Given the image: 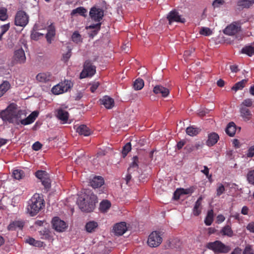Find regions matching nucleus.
<instances>
[{
    "mask_svg": "<svg viewBox=\"0 0 254 254\" xmlns=\"http://www.w3.org/2000/svg\"><path fill=\"white\" fill-rule=\"evenodd\" d=\"M56 117L57 118L62 122L63 124L68 123L69 117L68 113L62 108H59L56 111Z\"/></svg>",
    "mask_w": 254,
    "mask_h": 254,
    "instance_id": "2eb2a0df",
    "label": "nucleus"
},
{
    "mask_svg": "<svg viewBox=\"0 0 254 254\" xmlns=\"http://www.w3.org/2000/svg\"><path fill=\"white\" fill-rule=\"evenodd\" d=\"M52 224L55 230L58 232H63L67 227L66 223L61 220L59 217H56L53 219Z\"/></svg>",
    "mask_w": 254,
    "mask_h": 254,
    "instance_id": "f8f14e48",
    "label": "nucleus"
},
{
    "mask_svg": "<svg viewBox=\"0 0 254 254\" xmlns=\"http://www.w3.org/2000/svg\"><path fill=\"white\" fill-rule=\"evenodd\" d=\"M243 254H254L253 250L250 246H247L246 247Z\"/></svg>",
    "mask_w": 254,
    "mask_h": 254,
    "instance_id": "052dcab7",
    "label": "nucleus"
},
{
    "mask_svg": "<svg viewBox=\"0 0 254 254\" xmlns=\"http://www.w3.org/2000/svg\"><path fill=\"white\" fill-rule=\"evenodd\" d=\"M35 240L32 238H29L26 240V242L31 245L34 246Z\"/></svg>",
    "mask_w": 254,
    "mask_h": 254,
    "instance_id": "338daca9",
    "label": "nucleus"
},
{
    "mask_svg": "<svg viewBox=\"0 0 254 254\" xmlns=\"http://www.w3.org/2000/svg\"><path fill=\"white\" fill-rule=\"evenodd\" d=\"M76 132L80 135L87 136H89L91 133V130L86 125H81L76 127Z\"/></svg>",
    "mask_w": 254,
    "mask_h": 254,
    "instance_id": "b1692460",
    "label": "nucleus"
},
{
    "mask_svg": "<svg viewBox=\"0 0 254 254\" xmlns=\"http://www.w3.org/2000/svg\"><path fill=\"white\" fill-rule=\"evenodd\" d=\"M95 67L89 62H85L84 68L80 73V78H84L87 76H91L95 73Z\"/></svg>",
    "mask_w": 254,
    "mask_h": 254,
    "instance_id": "9d476101",
    "label": "nucleus"
},
{
    "mask_svg": "<svg viewBox=\"0 0 254 254\" xmlns=\"http://www.w3.org/2000/svg\"><path fill=\"white\" fill-rule=\"evenodd\" d=\"M240 29L239 24L234 23L227 26L224 30V33L228 35H233L236 34Z\"/></svg>",
    "mask_w": 254,
    "mask_h": 254,
    "instance_id": "4468645a",
    "label": "nucleus"
},
{
    "mask_svg": "<svg viewBox=\"0 0 254 254\" xmlns=\"http://www.w3.org/2000/svg\"><path fill=\"white\" fill-rule=\"evenodd\" d=\"M220 233L223 236H227L231 237L233 235V232L229 225H226L222 228L220 231Z\"/></svg>",
    "mask_w": 254,
    "mask_h": 254,
    "instance_id": "2f4dec72",
    "label": "nucleus"
},
{
    "mask_svg": "<svg viewBox=\"0 0 254 254\" xmlns=\"http://www.w3.org/2000/svg\"><path fill=\"white\" fill-rule=\"evenodd\" d=\"M224 0H214L212 5L214 8L219 7L224 3Z\"/></svg>",
    "mask_w": 254,
    "mask_h": 254,
    "instance_id": "13d9d810",
    "label": "nucleus"
},
{
    "mask_svg": "<svg viewBox=\"0 0 254 254\" xmlns=\"http://www.w3.org/2000/svg\"><path fill=\"white\" fill-rule=\"evenodd\" d=\"M42 183L46 189H49L51 187V181L49 179V176L46 177V178L41 180Z\"/></svg>",
    "mask_w": 254,
    "mask_h": 254,
    "instance_id": "603ef678",
    "label": "nucleus"
},
{
    "mask_svg": "<svg viewBox=\"0 0 254 254\" xmlns=\"http://www.w3.org/2000/svg\"><path fill=\"white\" fill-rule=\"evenodd\" d=\"M237 128L234 123L231 122L229 123L226 128V132L230 136H233L235 135Z\"/></svg>",
    "mask_w": 254,
    "mask_h": 254,
    "instance_id": "cd10ccee",
    "label": "nucleus"
},
{
    "mask_svg": "<svg viewBox=\"0 0 254 254\" xmlns=\"http://www.w3.org/2000/svg\"><path fill=\"white\" fill-rule=\"evenodd\" d=\"M144 86V81L142 79L137 78L133 83V88L136 90L141 89Z\"/></svg>",
    "mask_w": 254,
    "mask_h": 254,
    "instance_id": "c9c22d12",
    "label": "nucleus"
},
{
    "mask_svg": "<svg viewBox=\"0 0 254 254\" xmlns=\"http://www.w3.org/2000/svg\"><path fill=\"white\" fill-rule=\"evenodd\" d=\"M96 202H97L96 196L90 191L81 195L77 200V203L80 209L86 212L93 211Z\"/></svg>",
    "mask_w": 254,
    "mask_h": 254,
    "instance_id": "f03ea898",
    "label": "nucleus"
},
{
    "mask_svg": "<svg viewBox=\"0 0 254 254\" xmlns=\"http://www.w3.org/2000/svg\"><path fill=\"white\" fill-rule=\"evenodd\" d=\"M71 39L72 41L76 43L81 42L82 38L81 36L77 31H75L72 35Z\"/></svg>",
    "mask_w": 254,
    "mask_h": 254,
    "instance_id": "79ce46f5",
    "label": "nucleus"
},
{
    "mask_svg": "<svg viewBox=\"0 0 254 254\" xmlns=\"http://www.w3.org/2000/svg\"><path fill=\"white\" fill-rule=\"evenodd\" d=\"M104 184V179L100 176H95L90 181L91 186L94 189L101 187Z\"/></svg>",
    "mask_w": 254,
    "mask_h": 254,
    "instance_id": "6ab92c4d",
    "label": "nucleus"
},
{
    "mask_svg": "<svg viewBox=\"0 0 254 254\" xmlns=\"http://www.w3.org/2000/svg\"><path fill=\"white\" fill-rule=\"evenodd\" d=\"M247 80L246 79H243L240 82H237L232 87V89L237 91L238 90L242 89L245 86Z\"/></svg>",
    "mask_w": 254,
    "mask_h": 254,
    "instance_id": "e433bc0d",
    "label": "nucleus"
},
{
    "mask_svg": "<svg viewBox=\"0 0 254 254\" xmlns=\"http://www.w3.org/2000/svg\"><path fill=\"white\" fill-rule=\"evenodd\" d=\"M207 247L209 249L218 253H227L230 250L229 246L225 245L220 241L210 242L207 244Z\"/></svg>",
    "mask_w": 254,
    "mask_h": 254,
    "instance_id": "20e7f679",
    "label": "nucleus"
},
{
    "mask_svg": "<svg viewBox=\"0 0 254 254\" xmlns=\"http://www.w3.org/2000/svg\"><path fill=\"white\" fill-rule=\"evenodd\" d=\"M24 173L22 170H14L12 173L13 178L16 180H20L24 177Z\"/></svg>",
    "mask_w": 254,
    "mask_h": 254,
    "instance_id": "4c0bfd02",
    "label": "nucleus"
},
{
    "mask_svg": "<svg viewBox=\"0 0 254 254\" xmlns=\"http://www.w3.org/2000/svg\"><path fill=\"white\" fill-rule=\"evenodd\" d=\"M7 9L3 7H0V20L5 21L8 18Z\"/></svg>",
    "mask_w": 254,
    "mask_h": 254,
    "instance_id": "a19ab883",
    "label": "nucleus"
},
{
    "mask_svg": "<svg viewBox=\"0 0 254 254\" xmlns=\"http://www.w3.org/2000/svg\"><path fill=\"white\" fill-rule=\"evenodd\" d=\"M224 186L220 183L217 184V188L216 189V194L217 196H220L225 191Z\"/></svg>",
    "mask_w": 254,
    "mask_h": 254,
    "instance_id": "de8ad7c7",
    "label": "nucleus"
},
{
    "mask_svg": "<svg viewBox=\"0 0 254 254\" xmlns=\"http://www.w3.org/2000/svg\"><path fill=\"white\" fill-rule=\"evenodd\" d=\"M225 219V217L221 214L218 215L217 217V222L218 223H221L223 222Z\"/></svg>",
    "mask_w": 254,
    "mask_h": 254,
    "instance_id": "69168bd1",
    "label": "nucleus"
},
{
    "mask_svg": "<svg viewBox=\"0 0 254 254\" xmlns=\"http://www.w3.org/2000/svg\"><path fill=\"white\" fill-rule=\"evenodd\" d=\"M153 92L156 94H160L163 97H166L169 94L168 88L162 86L156 85L154 87Z\"/></svg>",
    "mask_w": 254,
    "mask_h": 254,
    "instance_id": "a211bd4d",
    "label": "nucleus"
},
{
    "mask_svg": "<svg viewBox=\"0 0 254 254\" xmlns=\"http://www.w3.org/2000/svg\"><path fill=\"white\" fill-rule=\"evenodd\" d=\"M242 52L246 54L249 56L254 54V44L252 45L246 46L242 49Z\"/></svg>",
    "mask_w": 254,
    "mask_h": 254,
    "instance_id": "473e14b6",
    "label": "nucleus"
},
{
    "mask_svg": "<svg viewBox=\"0 0 254 254\" xmlns=\"http://www.w3.org/2000/svg\"><path fill=\"white\" fill-rule=\"evenodd\" d=\"M246 156L248 158H252L254 156V145L249 147Z\"/></svg>",
    "mask_w": 254,
    "mask_h": 254,
    "instance_id": "4d7b16f0",
    "label": "nucleus"
},
{
    "mask_svg": "<svg viewBox=\"0 0 254 254\" xmlns=\"http://www.w3.org/2000/svg\"><path fill=\"white\" fill-rule=\"evenodd\" d=\"M199 33L202 35L208 36L211 35L212 32L210 28L203 27L201 28Z\"/></svg>",
    "mask_w": 254,
    "mask_h": 254,
    "instance_id": "c03bdc74",
    "label": "nucleus"
},
{
    "mask_svg": "<svg viewBox=\"0 0 254 254\" xmlns=\"http://www.w3.org/2000/svg\"><path fill=\"white\" fill-rule=\"evenodd\" d=\"M241 250L239 248H237L235 249V250L231 253V254H241Z\"/></svg>",
    "mask_w": 254,
    "mask_h": 254,
    "instance_id": "774afa93",
    "label": "nucleus"
},
{
    "mask_svg": "<svg viewBox=\"0 0 254 254\" xmlns=\"http://www.w3.org/2000/svg\"><path fill=\"white\" fill-rule=\"evenodd\" d=\"M101 27V23H98L97 24H91L86 27L87 29H94V32L96 34L97 32L100 30Z\"/></svg>",
    "mask_w": 254,
    "mask_h": 254,
    "instance_id": "09e8293b",
    "label": "nucleus"
},
{
    "mask_svg": "<svg viewBox=\"0 0 254 254\" xmlns=\"http://www.w3.org/2000/svg\"><path fill=\"white\" fill-rule=\"evenodd\" d=\"M98 227V223L94 221L87 222L85 225V229L87 232L92 233L94 232Z\"/></svg>",
    "mask_w": 254,
    "mask_h": 254,
    "instance_id": "7c9ffc66",
    "label": "nucleus"
},
{
    "mask_svg": "<svg viewBox=\"0 0 254 254\" xmlns=\"http://www.w3.org/2000/svg\"><path fill=\"white\" fill-rule=\"evenodd\" d=\"M138 158L136 156H135L132 158V162L130 165L127 170V175L126 180L127 184L132 178V175L135 177L138 175Z\"/></svg>",
    "mask_w": 254,
    "mask_h": 254,
    "instance_id": "423d86ee",
    "label": "nucleus"
},
{
    "mask_svg": "<svg viewBox=\"0 0 254 254\" xmlns=\"http://www.w3.org/2000/svg\"><path fill=\"white\" fill-rule=\"evenodd\" d=\"M35 175L37 178L42 180L46 178L49 176L48 174L45 171L39 170L35 173Z\"/></svg>",
    "mask_w": 254,
    "mask_h": 254,
    "instance_id": "37998d69",
    "label": "nucleus"
},
{
    "mask_svg": "<svg viewBox=\"0 0 254 254\" xmlns=\"http://www.w3.org/2000/svg\"><path fill=\"white\" fill-rule=\"evenodd\" d=\"M24 225V223L21 220H15L11 222L8 226L9 231H14L17 229H21Z\"/></svg>",
    "mask_w": 254,
    "mask_h": 254,
    "instance_id": "393cba45",
    "label": "nucleus"
},
{
    "mask_svg": "<svg viewBox=\"0 0 254 254\" xmlns=\"http://www.w3.org/2000/svg\"><path fill=\"white\" fill-rule=\"evenodd\" d=\"M72 86V83L70 80H65L54 86L51 91L53 94L59 95L67 92Z\"/></svg>",
    "mask_w": 254,
    "mask_h": 254,
    "instance_id": "39448f33",
    "label": "nucleus"
},
{
    "mask_svg": "<svg viewBox=\"0 0 254 254\" xmlns=\"http://www.w3.org/2000/svg\"><path fill=\"white\" fill-rule=\"evenodd\" d=\"M194 191V188L190 187L188 189H178L174 193V197L175 199L180 198L183 194H191Z\"/></svg>",
    "mask_w": 254,
    "mask_h": 254,
    "instance_id": "dca6fc26",
    "label": "nucleus"
},
{
    "mask_svg": "<svg viewBox=\"0 0 254 254\" xmlns=\"http://www.w3.org/2000/svg\"><path fill=\"white\" fill-rule=\"evenodd\" d=\"M167 19L169 20V24H171L173 22L184 23L185 19L179 14V13L176 11H171L167 16Z\"/></svg>",
    "mask_w": 254,
    "mask_h": 254,
    "instance_id": "ddd939ff",
    "label": "nucleus"
},
{
    "mask_svg": "<svg viewBox=\"0 0 254 254\" xmlns=\"http://www.w3.org/2000/svg\"><path fill=\"white\" fill-rule=\"evenodd\" d=\"M213 220V211L212 210H209L205 219L204 223L207 226L210 225Z\"/></svg>",
    "mask_w": 254,
    "mask_h": 254,
    "instance_id": "72a5a7b5",
    "label": "nucleus"
},
{
    "mask_svg": "<svg viewBox=\"0 0 254 254\" xmlns=\"http://www.w3.org/2000/svg\"><path fill=\"white\" fill-rule=\"evenodd\" d=\"M162 242V238L160 232H152L149 236L147 243L149 246L155 248L159 246Z\"/></svg>",
    "mask_w": 254,
    "mask_h": 254,
    "instance_id": "0eeeda50",
    "label": "nucleus"
},
{
    "mask_svg": "<svg viewBox=\"0 0 254 254\" xmlns=\"http://www.w3.org/2000/svg\"><path fill=\"white\" fill-rule=\"evenodd\" d=\"M10 88L9 82L4 81L0 84V97L2 96Z\"/></svg>",
    "mask_w": 254,
    "mask_h": 254,
    "instance_id": "c85d7f7f",
    "label": "nucleus"
},
{
    "mask_svg": "<svg viewBox=\"0 0 254 254\" xmlns=\"http://www.w3.org/2000/svg\"><path fill=\"white\" fill-rule=\"evenodd\" d=\"M41 144L39 142H35L32 145V148L35 151L39 150L41 148Z\"/></svg>",
    "mask_w": 254,
    "mask_h": 254,
    "instance_id": "0e129e2a",
    "label": "nucleus"
},
{
    "mask_svg": "<svg viewBox=\"0 0 254 254\" xmlns=\"http://www.w3.org/2000/svg\"><path fill=\"white\" fill-rule=\"evenodd\" d=\"M55 35V28L52 23H51L47 27V33L46 39L48 43L51 44Z\"/></svg>",
    "mask_w": 254,
    "mask_h": 254,
    "instance_id": "4be33fe9",
    "label": "nucleus"
},
{
    "mask_svg": "<svg viewBox=\"0 0 254 254\" xmlns=\"http://www.w3.org/2000/svg\"><path fill=\"white\" fill-rule=\"evenodd\" d=\"M44 206L43 198L39 194L35 193L28 201L27 212L31 216H35Z\"/></svg>",
    "mask_w": 254,
    "mask_h": 254,
    "instance_id": "7ed1b4c3",
    "label": "nucleus"
},
{
    "mask_svg": "<svg viewBox=\"0 0 254 254\" xmlns=\"http://www.w3.org/2000/svg\"><path fill=\"white\" fill-rule=\"evenodd\" d=\"M29 22L28 15L23 11H18L15 16L14 24L20 27H25Z\"/></svg>",
    "mask_w": 254,
    "mask_h": 254,
    "instance_id": "6e6552de",
    "label": "nucleus"
},
{
    "mask_svg": "<svg viewBox=\"0 0 254 254\" xmlns=\"http://www.w3.org/2000/svg\"><path fill=\"white\" fill-rule=\"evenodd\" d=\"M43 35V33L37 31H33L31 35V38L34 40H38L41 36Z\"/></svg>",
    "mask_w": 254,
    "mask_h": 254,
    "instance_id": "864d4df0",
    "label": "nucleus"
},
{
    "mask_svg": "<svg viewBox=\"0 0 254 254\" xmlns=\"http://www.w3.org/2000/svg\"><path fill=\"white\" fill-rule=\"evenodd\" d=\"M26 60L24 51L22 49L15 50L12 58V62L14 64H23Z\"/></svg>",
    "mask_w": 254,
    "mask_h": 254,
    "instance_id": "1a4fd4ad",
    "label": "nucleus"
},
{
    "mask_svg": "<svg viewBox=\"0 0 254 254\" xmlns=\"http://www.w3.org/2000/svg\"><path fill=\"white\" fill-rule=\"evenodd\" d=\"M113 230L115 235L117 236L123 235L127 230L126 223L122 222L116 224L113 228Z\"/></svg>",
    "mask_w": 254,
    "mask_h": 254,
    "instance_id": "f3484780",
    "label": "nucleus"
},
{
    "mask_svg": "<svg viewBox=\"0 0 254 254\" xmlns=\"http://www.w3.org/2000/svg\"><path fill=\"white\" fill-rule=\"evenodd\" d=\"M131 150V144L130 142L127 143L124 147L122 153L124 157H125L127 154Z\"/></svg>",
    "mask_w": 254,
    "mask_h": 254,
    "instance_id": "8fccbe9b",
    "label": "nucleus"
},
{
    "mask_svg": "<svg viewBox=\"0 0 254 254\" xmlns=\"http://www.w3.org/2000/svg\"><path fill=\"white\" fill-rule=\"evenodd\" d=\"M240 113L241 117L245 121H248L252 118V114L251 112L246 107L240 106Z\"/></svg>",
    "mask_w": 254,
    "mask_h": 254,
    "instance_id": "aec40b11",
    "label": "nucleus"
},
{
    "mask_svg": "<svg viewBox=\"0 0 254 254\" xmlns=\"http://www.w3.org/2000/svg\"><path fill=\"white\" fill-rule=\"evenodd\" d=\"M38 116V112L37 111H34L31 113L27 118H24V120H22V125H27L32 124L34 122L36 118Z\"/></svg>",
    "mask_w": 254,
    "mask_h": 254,
    "instance_id": "5701e85b",
    "label": "nucleus"
},
{
    "mask_svg": "<svg viewBox=\"0 0 254 254\" xmlns=\"http://www.w3.org/2000/svg\"><path fill=\"white\" fill-rule=\"evenodd\" d=\"M237 5L241 8H248L252 6L248 0H240L238 1Z\"/></svg>",
    "mask_w": 254,
    "mask_h": 254,
    "instance_id": "ea45409f",
    "label": "nucleus"
},
{
    "mask_svg": "<svg viewBox=\"0 0 254 254\" xmlns=\"http://www.w3.org/2000/svg\"><path fill=\"white\" fill-rule=\"evenodd\" d=\"M89 15L92 20L99 22L104 16V11L101 8L93 7L90 9Z\"/></svg>",
    "mask_w": 254,
    "mask_h": 254,
    "instance_id": "9b49d317",
    "label": "nucleus"
},
{
    "mask_svg": "<svg viewBox=\"0 0 254 254\" xmlns=\"http://www.w3.org/2000/svg\"><path fill=\"white\" fill-rule=\"evenodd\" d=\"M87 12V10L86 9L82 7H79L76 9H73L72 11L71 14H73L75 13H79L81 15H84L86 12Z\"/></svg>",
    "mask_w": 254,
    "mask_h": 254,
    "instance_id": "49530a36",
    "label": "nucleus"
},
{
    "mask_svg": "<svg viewBox=\"0 0 254 254\" xmlns=\"http://www.w3.org/2000/svg\"><path fill=\"white\" fill-rule=\"evenodd\" d=\"M203 168H204V169L202 170L201 171V172L202 173H203L204 175H205V176H206V177L208 179L210 178L211 177V175H209V169H208V168H207V167H206L205 166H203Z\"/></svg>",
    "mask_w": 254,
    "mask_h": 254,
    "instance_id": "e2e57ef3",
    "label": "nucleus"
},
{
    "mask_svg": "<svg viewBox=\"0 0 254 254\" xmlns=\"http://www.w3.org/2000/svg\"><path fill=\"white\" fill-rule=\"evenodd\" d=\"M219 139V136L216 133H212L209 134L208 138L206 141V144L209 146H213L218 141Z\"/></svg>",
    "mask_w": 254,
    "mask_h": 254,
    "instance_id": "bb28decb",
    "label": "nucleus"
},
{
    "mask_svg": "<svg viewBox=\"0 0 254 254\" xmlns=\"http://www.w3.org/2000/svg\"><path fill=\"white\" fill-rule=\"evenodd\" d=\"M90 85H91L90 91L93 93L97 89V88L98 87V86L100 85V83L98 81H94V82H93L92 83H91L90 84Z\"/></svg>",
    "mask_w": 254,
    "mask_h": 254,
    "instance_id": "6e6d98bb",
    "label": "nucleus"
},
{
    "mask_svg": "<svg viewBox=\"0 0 254 254\" xmlns=\"http://www.w3.org/2000/svg\"><path fill=\"white\" fill-rule=\"evenodd\" d=\"M247 229L250 232L254 233V222H251L247 226Z\"/></svg>",
    "mask_w": 254,
    "mask_h": 254,
    "instance_id": "680f3d73",
    "label": "nucleus"
},
{
    "mask_svg": "<svg viewBox=\"0 0 254 254\" xmlns=\"http://www.w3.org/2000/svg\"><path fill=\"white\" fill-rule=\"evenodd\" d=\"M247 180L250 184L254 185V170L249 172L247 174Z\"/></svg>",
    "mask_w": 254,
    "mask_h": 254,
    "instance_id": "a18cd8bd",
    "label": "nucleus"
},
{
    "mask_svg": "<svg viewBox=\"0 0 254 254\" xmlns=\"http://www.w3.org/2000/svg\"><path fill=\"white\" fill-rule=\"evenodd\" d=\"M101 103L108 109H110L114 106V100L113 98L108 96H104L100 99Z\"/></svg>",
    "mask_w": 254,
    "mask_h": 254,
    "instance_id": "412c9836",
    "label": "nucleus"
},
{
    "mask_svg": "<svg viewBox=\"0 0 254 254\" xmlns=\"http://www.w3.org/2000/svg\"><path fill=\"white\" fill-rule=\"evenodd\" d=\"M202 199V198L201 196H200L195 202L194 208L193 209V213L195 216L198 215L201 212V204Z\"/></svg>",
    "mask_w": 254,
    "mask_h": 254,
    "instance_id": "c756f323",
    "label": "nucleus"
},
{
    "mask_svg": "<svg viewBox=\"0 0 254 254\" xmlns=\"http://www.w3.org/2000/svg\"><path fill=\"white\" fill-rule=\"evenodd\" d=\"M10 27L9 23L1 25L0 27L1 30V33L0 34V39L2 38L3 35L8 31Z\"/></svg>",
    "mask_w": 254,
    "mask_h": 254,
    "instance_id": "3c124183",
    "label": "nucleus"
},
{
    "mask_svg": "<svg viewBox=\"0 0 254 254\" xmlns=\"http://www.w3.org/2000/svg\"><path fill=\"white\" fill-rule=\"evenodd\" d=\"M36 80L40 82L45 83L51 79V75L48 73H39L36 77Z\"/></svg>",
    "mask_w": 254,
    "mask_h": 254,
    "instance_id": "a878e982",
    "label": "nucleus"
},
{
    "mask_svg": "<svg viewBox=\"0 0 254 254\" xmlns=\"http://www.w3.org/2000/svg\"><path fill=\"white\" fill-rule=\"evenodd\" d=\"M199 130L197 128L190 127L187 128L186 133L190 136H194L198 133Z\"/></svg>",
    "mask_w": 254,
    "mask_h": 254,
    "instance_id": "58836bf2",
    "label": "nucleus"
},
{
    "mask_svg": "<svg viewBox=\"0 0 254 254\" xmlns=\"http://www.w3.org/2000/svg\"><path fill=\"white\" fill-rule=\"evenodd\" d=\"M110 206L111 203L108 200H103L100 204V209L102 212H106Z\"/></svg>",
    "mask_w": 254,
    "mask_h": 254,
    "instance_id": "f704fd0d",
    "label": "nucleus"
},
{
    "mask_svg": "<svg viewBox=\"0 0 254 254\" xmlns=\"http://www.w3.org/2000/svg\"><path fill=\"white\" fill-rule=\"evenodd\" d=\"M26 116L24 110L17 109L14 105H10L0 113V117L3 121L15 125L22 124V120Z\"/></svg>",
    "mask_w": 254,
    "mask_h": 254,
    "instance_id": "f257e3e1",
    "label": "nucleus"
},
{
    "mask_svg": "<svg viewBox=\"0 0 254 254\" xmlns=\"http://www.w3.org/2000/svg\"><path fill=\"white\" fill-rule=\"evenodd\" d=\"M252 104H253V102H252V99H246L243 101V102L241 104L240 106L246 107L247 108V107L252 106Z\"/></svg>",
    "mask_w": 254,
    "mask_h": 254,
    "instance_id": "5fc2aeb1",
    "label": "nucleus"
},
{
    "mask_svg": "<svg viewBox=\"0 0 254 254\" xmlns=\"http://www.w3.org/2000/svg\"><path fill=\"white\" fill-rule=\"evenodd\" d=\"M71 50L70 49H68V51L65 54L63 55V60L64 61H67L70 57L71 55Z\"/></svg>",
    "mask_w": 254,
    "mask_h": 254,
    "instance_id": "bf43d9fd",
    "label": "nucleus"
}]
</instances>
